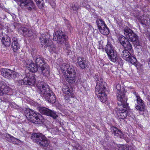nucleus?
<instances>
[{
	"label": "nucleus",
	"mask_w": 150,
	"mask_h": 150,
	"mask_svg": "<svg viewBox=\"0 0 150 150\" xmlns=\"http://www.w3.org/2000/svg\"><path fill=\"white\" fill-rule=\"evenodd\" d=\"M124 33L126 38L121 35L119 39L120 43L125 48L121 53V55L122 57L126 61L133 64L136 63L137 59L134 57L131 56L129 52L131 50L132 47L129 41L132 42L136 46L140 45V43L138 36L129 28H125L124 30Z\"/></svg>",
	"instance_id": "obj_1"
},
{
	"label": "nucleus",
	"mask_w": 150,
	"mask_h": 150,
	"mask_svg": "<svg viewBox=\"0 0 150 150\" xmlns=\"http://www.w3.org/2000/svg\"><path fill=\"white\" fill-rule=\"evenodd\" d=\"M114 91L116 92L117 99L118 101V105L116 110L117 115L120 118L123 119L128 116L127 110L128 104L127 99L124 96V92L122 90L121 85L117 84L114 88Z\"/></svg>",
	"instance_id": "obj_2"
},
{
	"label": "nucleus",
	"mask_w": 150,
	"mask_h": 150,
	"mask_svg": "<svg viewBox=\"0 0 150 150\" xmlns=\"http://www.w3.org/2000/svg\"><path fill=\"white\" fill-rule=\"evenodd\" d=\"M49 35L48 34H42L40 38V40L42 46L44 48L49 47L50 52L51 53H56L57 49L52 44V42L49 38Z\"/></svg>",
	"instance_id": "obj_3"
},
{
	"label": "nucleus",
	"mask_w": 150,
	"mask_h": 150,
	"mask_svg": "<svg viewBox=\"0 0 150 150\" xmlns=\"http://www.w3.org/2000/svg\"><path fill=\"white\" fill-rule=\"evenodd\" d=\"M35 63L38 66V70L40 71L43 75L46 76L49 75L50 73L49 68L47 64L46 63L40 55L35 56Z\"/></svg>",
	"instance_id": "obj_4"
},
{
	"label": "nucleus",
	"mask_w": 150,
	"mask_h": 150,
	"mask_svg": "<svg viewBox=\"0 0 150 150\" xmlns=\"http://www.w3.org/2000/svg\"><path fill=\"white\" fill-rule=\"evenodd\" d=\"M53 36L54 40L56 41L58 43L65 44L67 49L69 50L70 46L67 41L68 37L64 32L60 31H57L53 33Z\"/></svg>",
	"instance_id": "obj_5"
},
{
	"label": "nucleus",
	"mask_w": 150,
	"mask_h": 150,
	"mask_svg": "<svg viewBox=\"0 0 150 150\" xmlns=\"http://www.w3.org/2000/svg\"><path fill=\"white\" fill-rule=\"evenodd\" d=\"M31 139L40 146L46 147L49 144V141L47 138L41 133L33 134L31 137Z\"/></svg>",
	"instance_id": "obj_6"
},
{
	"label": "nucleus",
	"mask_w": 150,
	"mask_h": 150,
	"mask_svg": "<svg viewBox=\"0 0 150 150\" xmlns=\"http://www.w3.org/2000/svg\"><path fill=\"white\" fill-rule=\"evenodd\" d=\"M25 113L27 118L33 122L39 124L42 122L41 120L39 118L40 115L38 113L29 109L26 110Z\"/></svg>",
	"instance_id": "obj_7"
},
{
	"label": "nucleus",
	"mask_w": 150,
	"mask_h": 150,
	"mask_svg": "<svg viewBox=\"0 0 150 150\" xmlns=\"http://www.w3.org/2000/svg\"><path fill=\"white\" fill-rule=\"evenodd\" d=\"M105 50L109 59L111 61L115 62L118 61L119 57L117 52L111 44L108 43L106 46Z\"/></svg>",
	"instance_id": "obj_8"
},
{
	"label": "nucleus",
	"mask_w": 150,
	"mask_h": 150,
	"mask_svg": "<svg viewBox=\"0 0 150 150\" xmlns=\"http://www.w3.org/2000/svg\"><path fill=\"white\" fill-rule=\"evenodd\" d=\"M98 82L99 84L96 87V93L97 96L101 102L104 103L107 100L106 95L104 93L105 89V83L102 84Z\"/></svg>",
	"instance_id": "obj_9"
},
{
	"label": "nucleus",
	"mask_w": 150,
	"mask_h": 150,
	"mask_svg": "<svg viewBox=\"0 0 150 150\" xmlns=\"http://www.w3.org/2000/svg\"><path fill=\"white\" fill-rule=\"evenodd\" d=\"M37 86L39 93L42 97H44L47 95L51 92V91L50 90L48 85L45 83L43 82L38 81Z\"/></svg>",
	"instance_id": "obj_10"
},
{
	"label": "nucleus",
	"mask_w": 150,
	"mask_h": 150,
	"mask_svg": "<svg viewBox=\"0 0 150 150\" xmlns=\"http://www.w3.org/2000/svg\"><path fill=\"white\" fill-rule=\"evenodd\" d=\"M36 80L35 79V75L33 74L28 76V74L26 76L24 77L23 79L18 80V83L19 85H33L35 82Z\"/></svg>",
	"instance_id": "obj_11"
},
{
	"label": "nucleus",
	"mask_w": 150,
	"mask_h": 150,
	"mask_svg": "<svg viewBox=\"0 0 150 150\" xmlns=\"http://www.w3.org/2000/svg\"><path fill=\"white\" fill-rule=\"evenodd\" d=\"M1 73L3 77L8 79H14L18 75V74L16 72L6 69H2Z\"/></svg>",
	"instance_id": "obj_12"
},
{
	"label": "nucleus",
	"mask_w": 150,
	"mask_h": 150,
	"mask_svg": "<svg viewBox=\"0 0 150 150\" xmlns=\"http://www.w3.org/2000/svg\"><path fill=\"white\" fill-rule=\"evenodd\" d=\"M11 94V89L4 81L0 82V96Z\"/></svg>",
	"instance_id": "obj_13"
},
{
	"label": "nucleus",
	"mask_w": 150,
	"mask_h": 150,
	"mask_svg": "<svg viewBox=\"0 0 150 150\" xmlns=\"http://www.w3.org/2000/svg\"><path fill=\"white\" fill-rule=\"evenodd\" d=\"M62 90L64 94L66 102H69L70 100L69 98L72 97L73 95L72 89L67 86L64 85L63 87Z\"/></svg>",
	"instance_id": "obj_14"
},
{
	"label": "nucleus",
	"mask_w": 150,
	"mask_h": 150,
	"mask_svg": "<svg viewBox=\"0 0 150 150\" xmlns=\"http://www.w3.org/2000/svg\"><path fill=\"white\" fill-rule=\"evenodd\" d=\"M39 110L41 114L50 116L54 119H55L58 117L56 112L45 107H40L39 109Z\"/></svg>",
	"instance_id": "obj_15"
},
{
	"label": "nucleus",
	"mask_w": 150,
	"mask_h": 150,
	"mask_svg": "<svg viewBox=\"0 0 150 150\" xmlns=\"http://www.w3.org/2000/svg\"><path fill=\"white\" fill-rule=\"evenodd\" d=\"M24 64L27 65L30 71L33 72H36L38 69L37 64L32 62L31 60L27 59L25 61Z\"/></svg>",
	"instance_id": "obj_16"
},
{
	"label": "nucleus",
	"mask_w": 150,
	"mask_h": 150,
	"mask_svg": "<svg viewBox=\"0 0 150 150\" xmlns=\"http://www.w3.org/2000/svg\"><path fill=\"white\" fill-rule=\"evenodd\" d=\"M70 73L65 76L67 81L70 83L72 84L74 83L75 80L76 73L74 69L73 68L71 69Z\"/></svg>",
	"instance_id": "obj_17"
},
{
	"label": "nucleus",
	"mask_w": 150,
	"mask_h": 150,
	"mask_svg": "<svg viewBox=\"0 0 150 150\" xmlns=\"http://www.w3.org/2000/svg\"><path fill=\"white\" fill-rule=\"evenodd\" d=\"M73 68L74 69V67L72 66H70L68 64H63L60 66V69L63 74L65 76L66 75L70 73L71 69Z\"/></svg>",
	"instance_id": "obj_18"
},
{
	"label": "nucleus",
	"mask_w": 150,
	"mask_h": 150,
	"mask_svg": "<svg viewBox=\"0 0 150 150\" xmlns=\"http://www.w3.org/2000/svg\"><path fill=\"white\" fill-rule=\"evenodd\" d=\"M137 103L135 106L136 108L141 111H143L145 109V105L142 102V100L140 96H136Z\"/></svg>",
	"instance_id": "obj_19"
},
{
	"label": "nucleus",
	"mask_w": 150,
	"mask_h": 150,
	"mask_svg": "<svg viewBox=\"0 0 150 150\" xmlns=\"http://www.w3.org/2000/svg\"><path fill=\"white\" fill-rule=\"evenodd\" d=\"M87 63V61L84 57H79L77 59V65L82 69L86 68Z\"/></svg>",
	"instance_id": "obj_20"
},
{
	"label": "nucleus",
	"mask_w": 150,
	"mask_h": 150,
	"mask_svg": "<svg viewBox=\"0 0 150 150\" xmlns=\"http://www.w3.org/2000/svg\"><path fill=\"white\" fill-rule=\"evenodd\" d=\"M19 32L21 34H23L26 37H31L34 33L32 30L25 27L20 28Z\"/></svg>",
	"instance_id": "obj_21"
},
{
	"label": "nucleus",
	"mask_w": 150,
	"mask_h": 150,
	"mask_svg": "<svg viewBox=\"0 0 150 150\" xmlns=\"http://www.w3.org/2000/svg\"><path fill=\"white\" fill-rule=\"evenodd\" d=\"M111 132L114 135L120 138H123L124 134L122 132L116 127H112L111 128Z\"/></svg>",
	"instance_id": "obj_22"
},
{
	"label": "nucleus",
	"mask_w": 150,
	"mask_h": 150,
	"mask_svg": "<svg viewBox=\"0 0 150 150\" xmlns=\"http://www.w3.org/2000/svg\"><path fill=\"white\" fill-rule=\"evenodd\" d=\"M44 97L45 100L50 103H54L56 100V97L55 95L51 91V92L50 93Z\"/></svg>",
	"instance_id": "obj_23"
},
{
	"label": "nucleus",
	"mask_w": 150,
	"mask_h": 150,
	"mask_svg": "<svg viewBox=\"0 0 150 150\" xmlns=\"http://www.w3.org/2000/svg\"><path fill=\"white\" fill-rule=\"evenodd\" d=\"M1 42L3 44L7 47L11 45V39L7 35L4 36L2 37Z\"/></svg>",
	"instance_id": "obj_24"
},
{
	"label": "nucleus",
	"mask_w": 150,
	"mask_h": 150,
	"mask_svg": "<svg viewBox=\"0 0 150 150\" xmlns=\"http://www.w3.org/2000/svg\"><path fill=\"white\" fill-rule=\"evenodd\" d=\"M100 32L103 35H107L109 33V30L107 27L106 25L104 26V27L99 28V29Z\"/></svg>",
	"instance_id": "obj_25"
},
{
	"label": "nucleus",
	"mask_w": 150,
	"mask_h": 150,
	"mask_svg": "<svg viewBox=\"0 0 150 150\" xmlns=\"http://www.w3.org/2000/svg\"><path fill=\"white\" fill-rule=\"evenodd\" d=\"M20 44L18 42H12L11 45V48L14 52L17 51L20 47Z\"/></svg>",
	"instance_id": "obj_26"
},
{
	"label": "nucleus",
	"mask_w": 150,
	"mask_h": 150,
	"mask_svg": "<svg viewBox=\"0 0 150 150\" xmlns=\"http://www.w3.org/2000/svg\"><path fill=\"white\" fill-rule=\"evenodd\" d=\"M150 19L149 18L146 16H143L142 17L141 20V22L142 24L143 25H146L149 23Z\"/></svg>",
	"instance_id": "obj_27"
},
{
	"label": "nucleus",
	"mask_w": 150,
	"mask_h": 150,
	"mask_svg": "<svg viewBox=\"0 0 150 150\" xmlns=\"http://www.w3.org/2000/svg\"><path fill=\"white\" fill-rule=\"evenodd\" d=\"M96 23L98 29L101 27H104V26L106 25L105 23L104 22L100 19H98L96 21Z\"/></svg>",
	"instance_id": "obj_28"
},
{
	"label": "nucleus",
	"mask_w": 150,
	"mask_h": 150,
	"mask_svg": "<svg viewBox=\"0 0 150 150\" xmlns=\"http://www.w3.org/2000/svg\"><path fill=\"white\" fill-rule=\"evenodd\" d=\"M94 78L97 81L96 85H99V84H98V82L100 83H102V84H104V83H105L103 81V79H100V80H99V76L98 74H95L94 76Z\"/></svg>",
	"instance_id": "obj_29"
},
{
	"label": "nucleus",
	"mask_w": 150,
	"mask_h": 150,
	"mask_svg": "<svg viewBox=\"0 0 150 150\" xmlns=\"http://www.w3.org/2000/svg\"><path fill=\"white\" fill-rule=\"evenodd\" d=\"M37 4L40 8H42L43 6L44 1L43 0H37L35 1Z\"/></svg>",
	"instance_id": "obj_30"
},
{
	"label": "nucleus",
	"mask_w": 150,
	"mask_h": 150,
	"mask_svg": "<svg viewBox=\"0 0 150 150\" xmlns=\"http://www.w3.org/2000/svg\"><path fill=\"white\" fill-rule=\"evenodd\" d=\"M19 141V140L15 137H13L11 139L10 142H12L13 143L15 144H17L18 143V142Z\"/></svg>",
	"instance_id": "obj_31"
},
{
	"label": "nucleus",
	"mask_w": 150,
	"mask_h": 150,
	"mask_svg": "<svg viewBox=\"0 0 150 150\" xmlns=\"http://www.w3.org/2000/svg\"><path fill=\"white\" fill-rule=\"evenodd\" d=\"M131 146H123L121 148H120L118 150H129V149H130Z\"/></svg>",
	"instance_id": "obj_32"
},
{
	"label": "nucleus",
	"mask_w": 150,
	"mask_h": 150,
	"mask_svg": "<svg viewBox=\"0 0 150 150\" xmlns=\"http://www.w3.org/2000/svg\"><path fill=\"white\" fill-rule=\"evenodd\" d=\"M71 8L73 10L76 11L79 9V6L77 5L73 4L71 6Z\"/></svg>",
	"instance_id": "obj_33"
},
{
	"label": "nucleus",
	"mask_w": 150,
	"mask_h": 150,
	"mask_svg": "<svg viewBox=\"0 0 150 150\" xmlns=\"http://www.w3.org/2000/svg\"><path fill=\"white\" fill-rule=\"evenodd\" d=\"M6 137L8 139V141L9 142L11 139L12 137H13V136H11L10 134H6L5 135Z\"/></svg>",
	"instance_id": "obj_34"
},
{
	"label": "nucleus",
	"mask_w": 150,
	"mask_h": 150,
	"mask_svg": "<svg viewBox=\"0 0 150 150\" xmlns=\"http://www.w3.org/2000/svg\"><path fill=\"white\" fill-rule=\"evenodd\" d=\"M12 40L13 41L12 42H18L17 39V36L16 35L14 36L13 38H12Z\"/></svg>",
	"instance_id": "obj_35"
},
{
	"label": "nucleus",
	"mask_w": 150,
	"mask_h": 150,
	"mask_svg": "<svg viewBox=\"0 0 150 150\" xmlns=\"http://www.w3.org/2000/svg\"><path fill=\"white\" fill-rule=\"evenodd\" d=\"M81 5L82 6V7H85V6H86V5L84 4L83 2L81 4Z\"/></svg>",
	"instance_id": "obj_36"
},
{
	"label": "nucleus",
	"mask_w": 150,
	"mask_h": 150,
	"mask_svg": "<svg viewBox=\"0 0 150 150\" xmlns=\"http://www.w3.org/2000/svg\"><path fill=\"white\" fill-rule=\"evenodd\" d=\"M148 100L149 101H150V96L148 98Z\"/></svg>",
	"instance_id": "obj_37"
},
{
	"label": "nucleus",
	"mask_w": 150,
	"mask_h": 150,
	"mask_svg": "<svg viewBox=\"0 0 150 150\" xmlns=\"http://www.w3.org/2000/svg\"><path fill=\"white\" fill-rule=\"evenodd\" d=\"M149 105H150V101H149Z\"/></svg>",
	"instance_id": "obj_38"
}]
</instances>
